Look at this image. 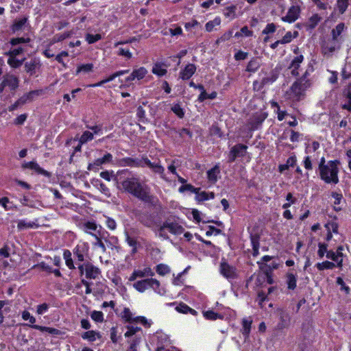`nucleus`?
<instances>
[{"label": "nucleus", "mask_w": 351, "mask_h": 351, "mask_svg": "<svg viewBox=\"0 0 351 351\" xmlns=\"http://www.w3.org/2000/svg\"><path fill=\"white\" fill-rule=\"evenodd\" d=\"M220 272L228 279H234L237 277L236 269L226 262L221 263Z\"/></svg>", "instance_id": "nucleus-9"}, {"label": "nucleus", "mask_w": 351, "mask_h": 351, "mask_svg": "<svg viewBox=\"0 0 351 351\" xmlns=\"http://www.w3.org/2000/svg\"><path fill=\"white\" fill-rule=\"evenodd\" d=\"M147 165L150 169H152L155 173L162 174L165 169L163 167H162L158 163L152 162L147 157L144 158V166Z\"/></svg>", "instance_id": "nucleus-24"}, {"label": "nucleus", "mask_w": 351, "mask_h": 351, "mask_svg": "<svg viewBox=\"0 0 351 351\" xmlns=\"http://www.w3.org/2000/svg\"><path fill=\"white\" fill-rule=\"evenodd\" d=\"M290 323V317L289 314L285 311H281L280 313V321L278 324V328L282 330L287 328Z\"/></svg>", "instance_id": "nucleus-21"}, {"label": "nucleus", "mask_w": 351, "mask_h": 351, "mask_svg": "<svg viewBox=\"0 0 351 351\" xmlns=\"http://www.w3.org/2000/svg\"><path fill=\"white\" fill-rule=\"evenodd\" d=\"M298 35V32H294V35L293 36L291 32H287L286 34L282 37L280 40V44H287L289 43L293 38L297 37Z\"/></svg>", "instance_id": "nucleus-41"}, {"label": "nucleus", "mask_w": 351, "mask_h": 351, "mask_svg": "<svg viewBox=\"0 0 351 351\" xmlns=\"http://www.w3.org/2000/svg\"><path fill=\"white\" fill-rule=\"evenodd\" d=\"M220 24V19H215L213 21H208L206 24V30L208 32L213 31V28L216 25H219Z\"/></svg>", "instance_id": "nucleus-48"}, {"label": "nucleus", "mask_w": 351, "mask_h": 351, "mask_svg": "<svg viewBox=\"0 0 351 351\" xmlns=\"http://www.w3.org/2000/svg\"><path fill=\"white\" fill-rule=\"evenodd\" d=\"M304 60V57L302 55L298 56L293 58L291 61V63L289 66V69H291V74L293 75H298V69L300 67V64Z\"/></svg>", "instance_id": "nucleus-19"}, {"label": "nucleus", "mask_w": 351, "mask_h": 351, "mask_svg": "<svg viewBox=\"0 0 351 351\" xmlns=\"http://www.w3.org/2000/svg\"><path fill=\"white\" fill-rule=\"evenodd\" d=\"M321 21V17L315 14H313L310 19H309V24L308 26L311 29H313L315 27V26L318 24V23Z\"/></svg>", "instance_id": "nucleus-46"}, {"label": "nucleus", "mask_w": 351, "mask_h": 351, "mask_svg": "<svg viewBox=\"0 0 351 351\" xmlns=\"http://www.w3.org/2000/svg\"><path fill=\"white\" fill-rule=\"evenodd\" d=\"M145 157H143L141 159L138 158H124L120 160V165L122 167H144V158Z\"/></svg>", "instance_id": "nucleus-10"}, {"label": "nucleus", "mask_w": 351, "mask_h": 351, "mask_svg": "<svg viewBox=\"0 0 351 351\" xmlns=\"http://www.w3.org/2000/svg\"><path fill=\"white\" fill-rule=\"evenodd\" d=\"M97 337H100L99 333L97 332L95 330H88L87 332H84L82 335V338L84 339H87L90 341H94L96 340Z\"/></svg>", "instance_id": "nucleus-32"}, {"label": "nucleus", "mask_w": 351, "mask_h": 351, "mask_svg": "<svg viewBox=\"0 0 351 351\" xmlns=\"http://www.w3.org/2000/svg\"><path fill=\"white\" fill-rule=\"evenodd\" d=\"M196 71V66L193 64H188L185 68L180 71V76L183 80L190 79Z\"/></svg>", "instance_id": "nucleus-15"}, {"label": "nucleus", "mask_w": 351, "mask_h": 351, "mask_svg": "<svg viewBox=\"0 0 351 351\" xmlns=\"http://www.w3.org/2000/svg\"><path fill=\"white\" fill-rule=\"evenodd\" d=\"M132 73H134L135 78L139 80L145 76L147 71L144 67H140L134 70Z\"/></svg>", "instance_id": "nucleus-42"}, {"label": "nucleus", "mask_w": 351, "mask_h": 351, "mask_svg": "<svg viewBox=\"0 0 351 351\" xmlns=\"http://www.w3.org/2000/svg\"><path fill=\"white\" fill-rule=\"evenodd\" d=\"M3 80L10 90H14L19 85V79L13 75H8L4 77Z\"/></svg>", "instance_id": "nucleus-16"}, {"label": "nucleus", "mask_w": 351, "mask_h": 351, "mask_svg": "<svg viewBox=\"0 0 351 351\" xmlns=\"http://www.w3.org/2000/svg\"><path fill=\"white\" fill-rule=\"evenodd\" d=\"M125 236H126V241H127L128 244L130 246L133 247L132 253L133 254L136 253V248H137V244H138L137 241L134 238L130 237L128 232L125 233Z\"/></svg>", "instance_id": "nucleus-43"}, {"label": "nucleus", "mask_w": 351, "mask_h": 351, "mask_svg": "<svg viewBox=\"0 0 351 351\" xmlns=\"http://www.w3.org/2000/svg\"><path fill=\"white\" fill-rule=\"evenodd\" d=\"M308 72L306 71L304 74L291 86L290 95L293 99L299 101L303 98L305 91L311 86V83L308 78Z\"/></svg>", "instance_id": "nucleus-3"}, {"label": "nucleus", "mask_w": 351, "mask_h": 351, "mask_svg": "<svg viewBox=\"0 0 351 351\" xmlns=\"http://www.w3.org/2000/svg\"><path fill=\"white\" fill-rule=\"evenodd\" d=\"M101 226H98L93 221H87L84 224V230L86 233H88L93 236V234H97L98 235L100 233Z\"/></svg>", "instance_id": "nucleus-17"}, {"label": "nucleus", "mask_w": 351, "mask_h": 351, "mask_svg": "<svg viewBox=\"0 0 351 351\" xmlns=\"http://www.w3.org/2000/svg\"><path fill=\"white\" fill-rule=\"evenodd\" d=\"M31 327L33 328L39 330L42 332H47L53 335H58L60 334V331L54 328L41 326H38V325H32V326H31Z\"/></svg>", "instance_id": "nucleus-28"}, {"label": "nucleus", "mask_w": 351, "mask_h": 351, "mask_svg": "<svg viewBox=\"0 0 351 351\" xmlns=\"http://www.w3.org/2000/svg\"><path fill=\"white\" fill-rule=\"evenodd\" d=\"M156 271L160 276H165L171 272L170 267L165 264H158L156 267Z\"/></svg>", "instance_id": "nucleus-35"}, {"label": "nucleus", "mask_w": 351, "mask_h": 351, "mask_svg": "<svg viewBox=\"0 0 351 351\" xmlns=\"http://www.w3.org/2000/svg\"><path fill=\"white\" fill-rule=\"evenodd\" d=\"M276 30V25L271 23H269L266 25L265 28L263 30L262 33L263 34H269L275 32Z\"/></svg>", "instance_id": "nucleus-55"}, {"label": "nucleus", "mask_w": 351, "mask_h": 351, "mask_svg": "<svg viewBox=\"0 0 351 351\" xmlns=\"http://www.w3.org/2000/svg\"><path fill=\"white\" fill-rule=\"evenodd\" d=\"M277 73L272 71L270 73L269 76L263 77L260 83L258 81L254 82L253 85L255 88L257 84H259L258 89H261L265 85L273 83L277 80Z\"/></svg>", "instance_id": "nucleus-14"}, {"label": "nucleus", "mask_w": 351, "mask_h": 351, "mask_svg": "<svg viewBox=\"0 0 351 351\" xmlns=\"http://www.w3.org/2000/svg\"><path fill=\"white\" fill-rule=\"evenodd\" d=\"M128 331L125 333V336L126 337H130L135 335L138 331L141 330V328L134 326H128Z\"/></svg>", "instance_id": "nucleus-56"}, {"label": "nucleus", "mask_w": 351, "mask_h": 351, "mask_svg": "<svg viewBox=\"0 0 351 351\" xmlns=\"http://www.w3.org/2000/svg\"><path fill=\"white\" fill-rule=\"evenodd\" d=\"M22 53V47L13 48L8 52L9 58L8 60V64L12 68H18L22 64V58H19Z\"/></svg>", "instance_id": "nucleus-5"}, {"label": "nucleus", "mask_w": 351, "mask_h": 351, "mask_svg": "<svg viewBox=\"0 0 351 351\" xmlns=\"http://www.w3.org/2000/svg\"><path fill=\"white\" fill-rule=\"evenodd\" d=\"M93 139V134L89 131H85L80 138V143L84 144Z\"/></svg>", "instance_id": "nucleus-44"}, {"label": "nucleus", "mask_w": 351, "mask_h": 351, "mask_svg": "<svg viewBox=\"0 0 351 351\" xmlns=\"http://www.w3.org/2000/svg\"><path fill=\"white\" fill-rule=\"evenodd\" d=\"M25 71L29 75H37V72L40 68L39 61L36 59H31L25 63Z\"/></svg>", "instance_id": "nucleus-11"}, {"label": "nucleus", "mask_w": 351, "mask_h": 351, "mask_svg": "<svg viewBox=\"0 0 351 351\" xmlns=\"http://www.w3.org/2000/svg\"><path fill=\"white\" fill-rule=\"evenodd\" d=\"M341 43L340 42H335L333 39L329 40L326 43L323 47L322 50L323 53L325 55L331 56L332 53L337 49L340 48Z\"/></svg>", "instance_id": "nucleus-12"}, {"label": "nucleus", "mask_w": 351, "mask_h": 351, "mask_svg": "<svg viewBox=\"0 0 351 351\" xmlns=\"http://www.w3.org/2000/svg\"><path fill=\"white\" fill-rule=\"evenodd\" d=\"M112 160V155L110 153H106L102 158H97L95 160V165H96V169H98L99 166L111 162Z\"/></svg>", "instance_id": "nucleus-26"}, {"label": "nucleus", "mask_w": 351, "mask_h": 351, "mask_svg": "<svg viewBox=\"0 0 351 351\" xmlns=\"http://www.w3.org/2000/svg\"><path fill=\"white\" fill-rule=\"evenodd\" d=\"M203 315L206 319L209 320H216L217 319H222L223 318L222 315L217 313L211 310L204 311Z\"/></svg>", "instance_id": "nucleus-33"}, {"label": "nucleus", "mask_w": 351, "mask_h": 351, "mask_svg": "<svg viewBox=\"0 0 351 351\" xmlns=\"http://www.w3.org/2000/svg\"><path fill=\"white\" fill-rule=\"evenodd\" d=\"M247 147L243 144H237L231 148L232 152H234L237 157H242L245 155Z\"/></svg>", "instance_id": "nucleus-29"}, {"label": "nucleus", "mask_w": 351, "mask_h": 351, "mask_svg": "<svg viewBox=\"0 0 351 351\" xmlns=\"http://www.w3.org/2000/svg\"><path fill=\"white\" fill-rule=\"evenodd\" d=\"M331 195L335 199V201H334L335 206H337V205L340 204L341 200L343 199L342 194L338 193L337 192H332Z\"/></svg>", "instance_id": "nucleus-63"}, {"label": "nucleus", "mask_w": 351, "mask_h": 351, "mask_svg": "<svg viewBox=\"0 0 351 351\" xmlns=\"http://www.w3.org/2000/svg\"><path fill=\"white\" fill-rule=\"evenodd\" d=\"M327 246L328 245L326 243H319L318 244L319 250H318L317 254L320 258H323L325 253L327 254V252H328L327 250Z\"/></svg>", "instance_id": "nucleus-57"}, {"label": "nucleus", "mask_w": 351, "mask_h": 351, "mask_svg": "<svg viewBox=\"0 0 351 351\" xmlns=\"http://www.w3.org/2000/svg\"><path fill=\"white\" fill-rule=\"evenodd\" d=\"M345 28V25L343 23H339L335 28L332 30V39L335 40V42H340L341 43L342 39L340 37L342 32Z\"/></svg>", "instance_id": "nucleus-20"}, {"label": "nucleus", "mask_w": 351, "mask_h": 351, "mask_svg": "<svg viewBox=\"0 0 351 351\" xmlns=\"http://www.w3.org/2000/svg\"><path fill=\"white\" fill-rule=\"evenodd\" d=\"M326 257L329 259H331L337 263V267L341 268L343 266V259H339L337 256V253L332 250H329L327 252Z\"/></svg>", "instance_id": "nucleus-34"}, {"label": "nucleus", "mask_w": 351, "mask_h": 351, "mask_svg": "<svg viewBox=\"0 0 351 351\" xmlns=\"http://www.w3.org/2000/svg\"><path fill=\"white\" fill-rule=\"evenodd\" d=\"M267 114L265 112L254 115L248 121L247 126L250 131L257 130L267 118Z\"/></svg>", "instance_id": "nucleus-6"}, {"label": "nucleus", "mask_w": 351, "mask_h": 351, "mask_svg": "<svg viewBox=\"0 0 351 351\" xmlns=\"http://www.w3.org/2000/svg\"><path fill=\"white\" fill-rule=\"evenodd\" d=\"M86 277L89 279H95L100 274L99 268L90 263L85 264Z\"/></svg>", "instance_id": "nucleus-13"}, {"label": "nucleus", "mask_w": 351, "mask_h": 351, "mask_svg": "<svg viewBox=\"0 0 351 351\" xmlns=\"http://www.w3.org/2000/svg\"><path fill=\"white\" fill-rule=\"evenodd\" d=\"M252 321L250 319H243L242 321V334L245 336V337H247L250 332L251 324Z\"/></svg>", "instance_id": "nucleus-31"}, {"label": "nucleus", "mask_w": 351, "mask_h": 351, "mask_svg": "<svg viewBox=\"0 0 351 351\" xmlns=\"http://www.w3.org/2000/svg\"><path fill=\"white\" fill-rule=\"evenodd\" d=\"M114 180L119 190L131 194L145 203L154 204L155 197L151 194L149 186L143 183L139 178L130 175L128 169L118 171Z\"/></svg>", "instance_id": "nucleus-1"}, {"label": "nucleus", "mask_w": 351, "mask_h": 351, "mask_svg": "<svg viewBox=\"0 0 351 351\" xmlns=\"http://www.w3.org/2000/svg\"><path fill=\"white\" fill-rule=\"evenodd\" d=\"M138 273L141 274V276L139 278H145L151 276L152 277L154 275V271L152 270L150 267H145L143 270H137Z\"/></svg>", "instance_id": "nucleus-54"}, {"label": "nucleus", "mask_w": 351, "mask_h": 351, "mask_svg": "<svg viewBox=\"0 0 351 351\" xmlns=\"http://www.w3.org/2000/svg\"><path fill=\"white\" fill-rule=\"evenodd\" d=\"M171 110L180 118H182L184 115L183 109L180 104H175L171 108Z\"/></svg>", "instance_id": "nucleus-52"}, {"label": "nucleus", "mask_w": 351, "mask_h": 351, "mask_svg": "<svg viewBox=\"0 0 351 351\" xmlns=\"http://www.w3.org/2000/svg\"><path fill=\"white\" fill-rule=\"evenodd\" d=\"M300 13V8L298 5L291 6L286 16L282 17V20L285 22L293 23L299 17Z\"/></svg>", "instance_id": "nucleus-8"}, {"label": "nucleus", "mask_w": 351, "mask_h": 351, "mask_svg": "<svg viewBox=\"0 0 351 351\" xmlns=\"http://www.w3.org/2000/svg\"><path fill=\"white\" fill-rule=\"evenodd\" d=\"M141 341L140 337H135L130 342V346L126 351H137V347L138 346Z\"/></svg>", "instance_id": "nucleus-49"}, {"label": "nucleus", "mask_w": 351, "mask_h": 351, "mask_svg": "<svg viewBox=\"0 0 351 351\" xmlns=\"http://www.w3.org/2000/svg\"><path fill=\"white\" fill-rule=\"evenodd\" d=\"M87 252V249L85 245H77L73 249V254L77 261L82 262L84 261V254Z\"/></svg>", "instance_id": "nucleus-22"}, {"label": "nucleus", "mask_w": 351, "mask_h": 351, "mask_svg": "<svg viewBox=\"0 0 351 351\" xmlns=\"http://www.w3.org/2000/svg\"><path fill=\"white\" fill-rule=\"evenodd\" d=\"M348 5V0H337V6L340 13L343 14Z\"/></svg>", "instance_id": "nucleus-53"}, {"label": "nucleus", "mask_w": 351, "mask_h": 351, "mask_svg": "<svg viewBox=\"0 0 351 351\" xmlns=\"http://www.w3.org/2000/svg\"><path fill=\"white\" fill-rule=\"evenodd\" d=\"M101 38V37L100 34L93 35V34H88L86 35V40L90 44L97 42V40H100Z\"/></svg>", "instance_id": "nucleus-58"}, {"label": "nucleus", "mask_w": 351, "mask_h": 351, "mask_svg": "<svg viewBox=\"0 0 351 351\" xmlns=\"http://www.w3.org/2000/svg\"><path fill=\"white\" fill-rule=\"evenodd\" d=\"M335 264L332 262L330 261H324L322 263H318L316 264V267L319 270H324V269H332L335 267Z\"/></svg>", "instance_id": "nucleus-39"}, {"label": "nucleus", "mask_w": 351, "mask_h": 351, "mask_svg": "<svg viewBox=\"0 0 351 351\" xmlns=\"http://www.w3.org/2000/svg\"><path fill=\"white\" fill-rule=\"evenodd\" d=\"M91 318L97 322H102L104 321V315L101 311H94L92 312Z\"/></svg>", "instance_id": "nucleus-50"}, {"label": "nucleus", "mask_w": 351, "mask_h": 351, "mask_svg": "<svg viewBox=\"0 0 351 351\" xmlns=\"http://www.w3.org/2000/svg\"><path fill=\"white\" fill-rule=\"evenodd\" d=\"M176 309L179 313L187 314L189 306L184 303H180L178 306H176Z\"/></svg>", "instance_id": "nucleus-61"}, {"label": "nucleus", "mask_w": 351, "mask_h": 351, "mask_svg": "<svg viewBox=\"0 0 351 351\" xmlns=\"http://www.w3.org/2000/svg\"><path fill=\"white\" fill-rule=\"evenodd\" d=\"M43 93V90H35L30 91L27 95H23V103L31 102L36 100L38 97Z\"/></svg>", "instance_id": "nucleus-23"}, {"label": "nucleus", "mask_w": 351, "mask_h": 351, "mask_svg": "<svg viewBox=\"0 0 351 351\" xmlns=\"http://www.w3.org/2000/svg\"><path fill=\"white\" fill-rule=\"evenodd\" d=\"M93 64L91 63L82 64L77 67L76 73H77V74L79 73H87L89 72H91L93 71Z\"/></svg>", "instance_id": "nucleus-40"}, {"label": "nucleus", "mask_w": 351, "mask_h": 351, "mask_svg": "<svg viewBox=\"0 0 351 351\" xmlns=\"http://www.w3.org/2000/svg\"><path fill=\"white\" fill-rule=\"evenodd\" d=\"M123 317L127 322H134V318L132 317V313L128 308H125L123 311Z\"/></svg>", "instance_id": "nucleus-47"}, {"label": "nucleus", "mask_w": 351, "mask_h": 351, "mask_svg": "<svg viewBox=\"0 0 351 351\" xmlns=\"http://www.w3.org/2000/svg\"><path fill=\"white\" fill-rule=\"evenodd\" d=\"M260 268L264 271L266 278L267 282L269 285H272L274 283V280L271 276V268L270 266L265 265L264 266H260Z\"/></svg>", "instance_id": "nucleus-36"}, {"label": "nucleus", "mask_w": 351, "mask_h": 351, "mask_svg": "<svg viewBox=\"0 0 351 351\" xmlns=\"http://www.w3.org/2000/svg\"><path fill=\"white\" fill-rule=\"evenodd\" d=\"M167 228L163 227V223L158 228V237L162 238L163 239H169V235L165 232Z\"/></svg>", "instance_id": "nucleus-59"}, {"label": "nucleus", "mask_w": 351, "mask_h": 351, "mask_svg": "<svg viewBox=\"0 0 351 351\" xmlns=\"http://www.w3.org/2000/svg\"><path fill=\"white\" fill-rule=\"evenodd\" d=\"M136 115L139 119V121L144 122L145 119V111L142 106H138L136 110Z\"/></svg>", "instance_id": "nucleus-64"}, {"label": "nucleus", "mask_w": 351, "mask_h": 351, "mask_svg": "<svg viewBox=\"0 0 351 351\" xmlns=\"http://www.w3.org/2000/svg\"><path fill=\"white\" fill-rule=\"evenodd\" d=\"M260 67V63L257 59L251 60L247 66L246 71L249 72L254 73Z\"/></svg>", "instance_id": "nucleus-37"}, {"label": "nucleus", "mask_w": 351, "mask_h": 351, "mask_svg": "<svg viewBox=\"0 0 351 351\" xmlns=\"http://www.w3.org/2000/svg\"><path fill=\"white\" fill-rule=\"evenodd\" d=\"M337 283L341 286V290L344 291L347 294L350 293L349 287L346 285L345 282L341 277H338L337 278Z\"/></svg>", "instance_id": "nucleus-60"}, {"label": "nucleus", "mask_w": 351, "mask_h": 351, "mask_svg": "<svg viewBox=\"0 0 351 351\" xmlns=\"http://www.w3.org/2000/svg\"><path fill=\"white\" fill-rule=\"evenodd\" d=\"M195 194H196L195 198L199 202L204 201V200L209 199L208 193H207L205 191H202L201 193L197 191V193H195Z\"/></svg>", "instance_id": "nucleus-62"}, {"label": "nucleus", "mask_w": 351, "mask_h": 351, "mask_svg": "<svg viewBox=\"0 0 351 351\" xmlns=\"http://www.w3.org/2000/svg\"><path fill=\"white\" fill-rule=\"evenodd\" d=\"M167 69L162 67L160 63H156L152 68V73L158 75L163 76L167 73Z\"/></svg>", "instance_id": "nucleus-38"}, {"label": "nucleus", "mask_w": 351, "mask_h": 351, "mask_svg": "<svg viewBox=\"0 0 351 351\" xmlns=\"http://www.w3.org/2000/svg\"><path fill=\"white\" fill-rule=\"evenodd\" d=\"M339 165L340 161L338 160L328 161L327 166L319 171L321 180L326 184H338L339 182L338 177Z\"/></svg>", "instance_id": "nucleus-2"}, {"label": "nucleus", "mask_w": 351, "mask_h": 351, "mask_svg": "<svg viewBox=\"0 0 351 351\" xmlns=\"http://www.w3.org/2000/svg\"><path fill=\"white\" fill-rule=\"evenodd\" d=\"M286 278L288 289L291 290L295 289L296 287L297 276L292 273H288Z\"/></svg>", "instance_id": "nucleus-27"}, {"label": "nucleus", "mask_w": 351, "mask_h": 351, "mask_svg": "<svg viewBox=\"0 0 351 351\" xmlns=\"http://www.w3.org/2000/svg\"><path fill=\"white\" fill-rule=\"evenodd\" d=\"M93 236L97 240V242L95 243L94 245L95 246L99 247L102 250L103 252H105L106 251V248L105 245L104 244V243L101 240V237H102L103 236L101 234L98 235L97 234H93Z\"/></svg>", "instance_id": "nucleus-51"}, {"label": "nucleus", "mask_w": 351, "mask_h": 351, "mask_svg": "<svg viewBox=\"0 0 351 351\" xmlns=\"http://www.w3.org/2000/svg\"><path fill=\"white\" fill-rule=\"evenodd\" d=\"M236 9L237 8L235 5H231L226 8L223 10L224 16L226 17L234 18L235 16Z\"/></svg>", "instance_id": "nucleus-45"}, {"label": "nucleus", "mask_w": 351, "mask_h": 351, "mask_svg": "<svg viewBox=\"0 0 351 351\" xmlns=\"http://www.w3.org/2000/svg\"><path fill=\"white\" fill-rule=\"evenodd\" d=\"M220 172L219 167L218 165H215L213 168L208 171V179L213 182H215L217 180V174Z\"/></svg>", "instance_id": "nucleus-30"}, {"label": "nucleus", "mask_w": 351, "mask_h": 351, "mask_svg": "<svg viewBox=\"0 0 351 351\" xmlns=\"http://www.w3.org/2000/svg\"><path fill=\"white\" fill-rule=\"evenodd\" d=\"M251 243L252 246V255L254 256H257L259 254V236L258 234L251 235Z\"/></svg>", "instance_id": "nucleus-25"}, {"label": "nucleus", "mask_w": 351, "mask_h": 351, "mask_svg": "<svg viewBox=\"0 0 351 351\" xmlns=\"http://www.w3.org/2000/svg\"><path fill=\"white\" fill-rule=\"evenodd\" d=\"M160 287V282L152 278L138 280L133 284V287L140 293H143L148 288H151L155 292L162 294Z\"/></svg>", "instance_id": "nucleus-4"}, {"label": "nucleus", "mask_w": 351, "mask_h": 351, "mask_svg": "<svg viewBox=\"0 0 351 351\" xmlns=\"http://www.w3.org/2000/svg\"><path fill=\"white\" fill-rule=\"evenodd\" d=\"M23 168H29L30 169L34 170L39 174H42L46 177H50L51 173L47 171L42 169L36 162H29L25 164H23Z\"/></svg>", "instance_id": "nucleus-18"}, {"label": "nucleus", "mask_w": 351, "mask_h": 351, "mask_svg": "<svg viewBox=\"0 0 351 351\" xmlns=\"http://www.w3.org/2000/svg\"><path fill=\"white\" fill-rule=\"evenodd\" d=\"M163 227L167 228V230L173 234H180L184 232V228L180 225L177 221L168 219L163 222Z\"/></svg>", "instance_id": "nucleus-7"}]
</instances>
